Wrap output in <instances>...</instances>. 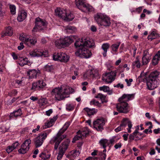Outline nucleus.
Returning <instances> with one entry per match:
<instances>
[{"instance_id":"41","label":"nucleus","mask_w":160,"mask_h":160,"mask_svg":"<svg viewBox=\"0 0 160 160\" xmlns=\"http://www.w3.org/2000/svg\"><path fill=\"white\" fill-rule=\"evenodd\" d=\"M9 8L10 10V12L12 15L16 13V7L13 5H10Z\"/></svg>"},{"instance_id":"50","label":"nucleus","mask_w":160,"mask_h":160,"mask_svg":"<svg viewBox=\"0 0 160 160\" xmlns=\"http://www.w3.org/2000/svg\"><path fill=\"white\" fill-rule=\"evenodd\" d=\"M150 35H152L153 36H155L156 38H158L160 37V35L155 32L154 31H152L151 32Z\"/></svg>"},{"instance_id":"34","label":"nucleus","mask_w":160,"mask_h":160,"mask_svg":"<svg viewBox=\"0 0 160 160\" xmlns=\"http://www.w3.org/2000/svg\"><path fill=\"white\" fill-rule=\"evenodd\" d=\"M27 13L25 12H21L17 17V20L19 22H21L25 19L27 17Z\"/></svg>"},{"instance_id":"1","label":"nucleus","mask_w":160,"mask_h":160,"mask_svg":"<svg viewBox=\"0 0 160 160\" xmlns=\"http://www.w3.org/2000/svg\"><path fill=\"white\" fill-rule=\"evenodd\" d=\"M159 72L154 71L150 73L148 77L146 76L142 77L139 79L140 82H146L147 88L150 90H152L158 87L159 83L158 79Z\"/></svg>"},{"instance_id":"43","label":"nucleus","mask_w":160,"mask_h":160,"mask_svg":"<svg viewBox=\"0 0 160 160\" xmlns=\"http://www.w3.org/2000/svg\"><path fill=\"white\" fill-rule=\"evenodd\" d=\"M157 56H154L152 60V64L155 65L158 64V61L160 60L159 58H156Z\"/></svg>"},{"instance_id":"44","label":"nucleus","mask_w":160,"mask_h":160,"mask_svg":"<svg viewBox=\"0 0 160 160\" xmlns=\"http://www.w3.org/2000/svg\"><path fill=\"white\" fill-rule=\"evenodd\" d=\"M71 153H72V157L74 158L78 156L80 154V152L79 151H77L76 150H73L71 151Z\"/></svg>"},{"instance_id":"24","label":"nucleus","mask_w":160,"mask_h":160,"mask_svg":"<svg viewBox=\"0 0 160 160\" xmlns=\"http://www.w3.org/2000/svg\"><path fill=\"white\" fill-rule=\"evenodd\" d=\"M134 97V94H124L118 100H124L126 102V101H128L131 100L132 98H133Z\"/></svg>"},{"instance_id":"59","label":"nucleus","mask_w":160,"mask_h":160,"mask_svg":"<svg viewBox=\"0 0 160 160\" xmlns=\"http://www.w3.org/2000/svg\"><path fill=\"white\" fill-rule=\"evenodd\" d=\"M19 143L18 142H16L15 143H13L11 146L14 149L16 148L18 145Z\"/></svg>"},{"instance_id":"2","label":"nucleus","mask_w":160,"mask_h":160,"mask_svg":"<svg viewBox=\"0 0 160 160\" xmlns=\"http://www.w3.org/2000/svg\"><path fill=\"white\" fill-rule=\"evenodd\" d=\"M76 37L75 36H71L65 37L63 39H58L55 41V44L56 46L59 48L68 46L74 42L73 39H75Z\"/></svg>"},{"instance_id":"63","label":"nucleus","mask_w":160,"mask_h":160,"mask_svg":"<svg viewBox=\"0 0 160 160\" xmlns=\"http://www.w3.org/2000/svg\"><path fill=\"white\" fill-rule=\"evenodd\" d=\"M123 84H121L119 83L116 85H114V87L119 88L120 87L121 88H123Z\"/></svg>"},{"instance_id":"23","label":"nucleus","mask_w":160,"mask_h":160,"mask_svg":"<svg viewBox=\"0 0 160 160\" xmlns=\"http://www.w3.org/2000/svg\"><path fill=\"white\" fill-rule=\"evenodd\" d=\"M128 124L129 128H131L132 126V122L128 118H124L121 122V126L123 127H125Z\"/></svg>"},{"instance_id":"19","label":"nucleus","mask_w":160,"mask_h":160,"mask_svg":"<svg viewBox=\"0 0 160 160\" xmlns=\"http://www.w3.org/2000/svg\"><path fill=\"white\" fill-rule=\"evenodd\" d=\"M40 73L39 70L35 69H29L27 72V74L31 78H36L37 75H39Z\"/></svg>"},{"instance_id":"15","label":"nucleus","mask_w":160,"mask_h":160,"mask_svg":"<svg viewBox=\"0 0 160 160\" xmlns=\"http://www.w3.org/2000/svg\"><path fill=\"white\" fill-rule=\"evenodd\" d=\"M30 55L33 57H39L43 56L46 57L48 56V52L47 50L45 51L39 50L37 49L29 52Z\"/></svg>"},{"instance_id":"30","label":"nucleus","mask_w":160,"mask_h":160,"mask_svg":"<svg viewBox=\"0 0 160 160\" xmlns=\"http://www.w3.org/2000/svg\"><path fill=\"white\" fill-rule=\"evenodd\" d=\"M92 42L91 41L88 40L87 39L85 38L84 39V47H86L88 48H92L95 45L94 43L92 40Z\"/></svg>"},{"instance_id":"28","label":"nucleus","mask_w":160,"mask_h":160,"mask_svg":"<svg viewBox=\"0 0 160 160\" xmlns=\"http://www.w3.org/2000/svg\"><path fill=\"white\" fill-rule=\"evenodd\" d=\"M74 45L76 48L84 47V39H78L75 42Z\"/></svg>"},{"instance_id":"31","label":"nucleus","mask_w":160,"mask_h":160,"mask_svg":"<svg viewBox=\"0 0 160 160\" xmlns=\"http://www.w3.org/2000/svg\"><path fill=\"white\" fill-rule=\"evenodd\" d=\"M93 69H89L83 75L84 78H88L90 77H91L93 78L94 77H95V75L93 72Z\"/></svg>"},{"instance_id":"11","label":"nucleus","mask_w":160,"mask_h":160,"mask_svg":"<svg viewBox=\"0 0 160 160\" xmlns=\"http://www.w3.org/2000/svg\"><path fill=\"white\" fill-rule=\"evenodd\" d=\"M55 12L56 14L59 17L64 18L65 19L69 21L72 20L73 19L70 18L69 17L71 16V14H69L68 15L66 11L65 10H61L60 8H57L55 10Z\"/></svg>"},{"instance_id":"4","label":"nucleus","mask_w":160,"mask_h":160,"mask_svg":"<svg viewBox=\"0 0 160 160\" xmlns=\"http://www.w3.org/2000/svg\"><path fill=\"white\" fill-rule=\"evenodd\" d=\"M66 131L62 128L60 130L56 136L53 137L52 141L53 143H55L54 147L55 150H57L58 149V146L62 141L66 138V135H62Z\"/></svg>"},{"instance_id":"7","label":"nucleus","mask_w":160,"mask_h":160,"mask_svg":"<svg viewBox=\"0 0 160 160\" xmlns=\"http://www.w3.org/2000/svg\"><path fill=\"white\" fill-rule=\"evenodd\" d=\"M75 54L77 56L81 58H89L92 55L91 52L85 47L80 48L75 52Z\"/></svg>"},{"instance_id":"58","label":"nucleus","mask_w":160,"mask_h":160,"mask_svg":"<svg viewBox=\"0 0 160 160\" xmlns=\"http://www.w3.org/2000/svg\"><path fill=\"white\" fill-rule=\"evenodd\" d=\"M23 43L22 42H21L20 43V46L18 47V48L19 50H21L24 48V46L23 45Z\"/></svg>"},{"instance_id":"52","label":"nucleus","mask_w":160,"mask_h":160,"mask_svg":"<svg viewBox=\"0 0 160 160\" xmlns=\"http://www.w3.org/2000/svg\"><path fill=\"white\" fill-rule=\"evenodd\" d=\"M14 149L11 146H9L6 149V151L9 153L12 151Z\"/></svg>"},{"instance_id":"32","label":"nucleus","mask_w":160,"mask_h":160,"mask_svg":"<svg viewBox=\"0 0 160 160\" xmlns=\"http://www.w3.org/2000/svg\"><path fill=\"white\" fill-rule=\"evenodd\" d=\"M84 109L87 112L88 115L89 116L93 115L94 114H96L98 112L97 109H95L94 108L90 109L87 107L85 108Z\"/></svg>"},{"instance_id":"16","label":"nucleus","mask_w":160,"mask_h":160,"mask_svg":"<svg viewBox=\"0 0 160 160\" xmlns=\"http://www.w3.org/2000/svg\"><path fill=\"white\" fill-rule=\"evenodd\" d=\"M46 85V84L43 81L39 80L36 82L32 83L31 89L34 90H40L43 88Z\"/></svg>"},{"instance_id":"6","label":"nucleus","mask_w":160,"mask_h":160,"mask_svg":"<svg viewBox=\"0 0 160 160\" xmlns=\"http://www.w3.org/2000/svg\"><path fill=\"white\" fill-rule=\"evenodd\" d=\"M75 3L78 9L84 12H90L92 10V7L85 4L84 0H75Z\"/></svg>"},{"instance_id":"62","label":"nucleus","mask_w":160,"mask_h":160,"mask_svg":"<svg viewBox=\"0 0 160 160\" xmlns=\"http://www.w3.org/2000/svg\"><path fill=\"white\" fill-rule=\"evenodd\" d=\"M85 160H98V158L89 157L86 158Z\"/></svg>"},{"instance_id":"64","label":"nucleus","mask_w":160,"mask_h":160,"mask_svg":"<svg viewBox=\"0 0 160 160\" xmlns=\"http://www.w3.org/2000/svg\"><path fill=\"white\" fill-rule=\"evenodd\" d=\"M52 109H50L49 110H48L46 111V114L47 115L49 116L50 115V114L52 113Z\"/></svg>"},{"instance_id":"55","label":"nucleus","mask_w":160,"mask_h":160,"mask_svg":"<svg viewBox=\"0 0 160 160\" xmlns=\"http://www.w3.org/2000/svg\"><path fill=\"white\" fill-rule=\"evenodd\" d=\"M99 155L102 156V157H101L102 159H104L103 160H105L106 159V155L105 153H102V152H101L99 153Z\"/></svg>"},{"instance_id":"40","label":"nucleus","mask_w":160,"mask_h":160,"mask_svg":"<svg viewBox=\"0 0 160 160\" xmlns=\"http://www.w3.org/2000/svg\"><path fill=\"white\" fill-rule=\"evenodd\" d=\"M90 104L91 105H93L95 106H96L99 107H101V105L98 101H96L95 99H92L90 102Z\"/></svg>"},{"instance_id":"45","label":"nucleus","mask_w":160,"mask_h":160,"mask_svg":"<svg viewBox=\"0 0 160 160\" xmlns=\"http://www.w3.org/2000/svg\"><path fill=\"white\" fill-rule=\"evenodd\" d=\"M78 135H80V136L76 135L73 138V140L72 141V143H74L76 142V141L79 140L80 138H83V137L80 134H79Z\"/></svg>"},{"instance_id":"9","label":"nucleus","mask_w":160,"mask_h":160,"mask_svg":"<svg viewBox=\"0 0 160 160\" xmlns=\"http://www.w3.org/2000/svg\"><path fill=\"white\" fill-rule=\"evenodd\" d=\"M53 59L55 61L66 62L68 61L69 57L66 54L63 52L54 53L53 55Z\"/></svg>"},{"instance_id":"56","label":"nucleus","mask_w":160,"mask_h":160,"mask_svg":"<svg viewBox=\"0 0 160 160\" xmlns=\"http://www.w3.org/2000/svg\"><path fill=\"white\" fill-rule=\"evenodd\" d=\"M102 101V103L107 102H108L107 99L106 98V96L103 95V98L101 99Z\"/></svg>"},{"instance_id":"49","label":"nucleus","mask_w":160,"mask_h":160,"mask_svg":"<svg viewBox=\"0 0 160 160\" xmlns=\"http://www.w3.org/2000/svg\"><path fill=\"white\" fill-rule=\"evenodd\" d=\"M61 94L62 95V96L66 97H67L66 96L69 95L68 92L67 91L66 87L64 88L63 92H61Z\"/></svg>"},{"instance_id":"47","label":"nucleus","mask_w":160,"mask_h":160,"mask_svg":"<svg viewBox=\"0 0 160 160\" xmlns=\"http://www.w3.org/2000/svg\"><path fill=\"white\" fill-rule=\"evenodd\" d=\"M99 89L100 90H103L104 92H107L109 91V88L108 87L104 86L103 87H100Z\"/></svg>"},{"instance_id":"29","label":"nucleus","mask_w":160,"mask_h":160,"mask_svg":"<svg viewBox=\"0 0 160 160\" xmlns=\"http://www.w3.org/2000/svg\"><path fill=\"white\" fill-rule=\"evenodd\" d=\"M99 143L101 146H102L103 148L104 149L103 151V152H106V150L105 149L107 146H108L110 143L108 142V140L106 139H102L99 141Z\"/></svg>"},{"instance_id":"36","label":"nucleus","mask_w":160,"mask_h":160,"mask_svg":"<svg viewBox=\"0 0 160 160\" xmlns=\"http://www.w3.org/2000/svg\"><path fill=\"white\" fill-rule=\"evenodd\" d=\"M138 57V56H137L136 57V60L133 62L132 64V65L133 67H136L138 68H139L141 66V63Z\"/></svg>"},{"instance_id":"35","label":"nucleus","mask_w":160,"mask_h":160,"mask_svg":"<svg viewBox=\"0 0 160 160\" xmlns=\"http://www.w3.org/2000/svg\"><path fill=\"white\" fill-rule=\"evenodd\" d=\"M109 45L108 43H104L102 45V48L104 51L103 53V57H106L107 56V50L109 48Z\"/></svg>"},{"instance_id":"42","label":"nucleus","mask_w":160,"mask_h":160,"mask_svg":"<svg viewBox=\"0 0 160 160\" xmlns=\"http://www.w3.org/2000/svg\"><path fill=\"white\" fill-rule=\"evenodd\" d=\"M45 70L47 72H51L53 71V67L52 65H47L45 67Z\"/></svg>"},{"instance_id":"18","label":"nucleus","mask_w":160,"mask_h":160,"mask_svg":"<svg viewBox=\"0 0 160 160\" xmlns=\"http://www.w3.org/2000/svg\"><path fill=\"white\" fill-rule=\"evenodd\" d=\"M57 118V116H54L53 118H51L49 121H48L47 122L45 123V125L43 126L41 129L42 130L43 129H46L47 128H49L52 126L55 121Z\"/></svg>"},{"instance_id":"46","label":"nucleus","mask_w":160,"mask_h":160,"mask_svg":"<svg viewBox=\"0 0 160 160\" xmlns=\"http://www.w3.org/2000/svg\"><path fill=\"white\" fill-rule=\"evenodd\" d=\"M74 109L73 106L71 104H67L66 105V109L68 111H71Z\"/></svg>"},{"instance_id":"48","label":"nucleus","mask_w":160,"mask_h":160,"mask_svg":"<svg viewBox=\"0 0 160 160\" xmlns=\"http://www.w3.org/2000/svg\"><path fill=\"white\" fill-rule=\"evenodd\" d=\"M29 43L32 45H34L37 42V40L35 38H30Z\"/></svg>"},{"instance_id":"27","label":"nucleus","mask_w":160,"mask_h":160,"mask_svg":"<svg viewBox=\"0 0 160 160\" xmlns=\"http://www.w3.org/2000/svg\"><path fill=\"white\" fill-rule=\"evenodd\" d=\"M12 28L10 27H8L6 29L5 31L2 32V37H3L6 36H11L12 35Z\"/></svg>"},{"instance_id":"21","label":"nucleus","mask_w":160,"mask_h":160,"mask_svg":"<svg viewBox=\"0 0 160 160\" xmlns=\"http://www.w3.org/2000/svg\"><path fill=\"white\" fill-rule=\"evenodd\" d=\"M90 132L88 128L85 127L82 128L81 131H79L77 133L78 134H80L83 138H85L89 135Z\"/></svg>"},{"instance_id":"61","label":"nucleus","mask_w":160,"mask_h":160,"mask_svg":"<svg viewBox=\"0 0 160 160\" xmlns=\"http://www.w3.org/2000/svg\"><path fill=\"white\" fill-rule=\"evenodd\" d=\"M12 57H13V59L14 60H17L18 59V58L17 56L14 52H12Z\"/></svg>"},{"instance_id":"54","label":"nucleus","mask_w":160,"mask_h":160,"mask_svg":"<svg viewBox=\"0 0 160 160\" xmlns=\"http://www.w3.org/2000/svg\"><path fill=\"white\" fill-rule=\"evenodd\" d=\"M66 88L69 94L73 92V90L72 88L67 86H66Z\"/></svg>"},{"instance_id":"8","label":"nucleus","mask_w":160,"mask_h":160,"mask_svg":"<svg viewBox=\"0 0 160 160\" xmlns=\"http://www.w3.org/2000/svg\"><path fill=\"white\" fill-rule=\"evenodd\" d=\"M116 105L117 110L120 113H126L129 112L128 104L124 100H118Z\"/></svg>"},{"instance_id":"33","label":"nucleus","mask_w":160,"mask_h":160,"mask_svg":"<svg viewBox=\"0 0 160 160\" xmlns=\"http://www.w3.org/2000/svg\"><path fill=\"white\" fill-rule=\"evenodd\" d=\"M22 114V111L21 109H18V110L14 111L12 113L10 114V118L17 117L20 116Z\"/></svg>"},{"instance_id":"10","label":"nucleus","mask_w":160,"mask_h":160,"mask_svg":"<svg viewBox=\"0 0 160 160\" xmlns=\"http://www.w3.org/2000/svg\"><path fill=\"white\" fill-rule=\"evenodd\" d=\"M47 136V133L44 132L40 133L34 139V141L36 148L39 147L42 145L44 140L46 138Z\"/></svg>"},{"instance_id":"5","label":"nucleus","mask_w":160,"mask_h":160,"mask_svg":"<svg viewBox=\"0 0 160 160\" xmlns=\"http://www.w3.org/2000/svg\"><path fill=\"white\" fill-rule=\"evenodd\" d=\"M70 140L69 139H67L63 142L60 146L59 149V152L57 157L58 160L61 159L65 151L67 149Z\"/></svg>"},{"instance_id":"3","label":"nucleus","mask_w":160,"mask_h":160,"mask_svg":"<svg viewBox=\"0 0 160 160\" xmlns=\"http://www.w3.org/2000/svg\"><path fill=\"white\" fill-rule=\"evenodd\" d=\"M35 23V25L32 30V32H43L47 28V22L39 17L36 18Z\"/></svg>"},{"instance_id":"13","label":"nucleus","mask_w":160,"mask_h":160,"mask_svg":"<svg viewBox=\"0 0 160 160\" xmlns=\"http://www.w3.org/2000/svg\"><path fill=\"white\" fill-rule=\"evenodd\" d=\"M62 88H55L53 89L51 91V93L52 95H55V98L56 100L58 101L64 99L66 98V97L62 96L61 94V92H62Z\"/></svg>"},{"instance_id":"38","label":"nucleus","mask_w":160,"mask_h":160,"mask_svg":"<svg viewBox=\"0 0 160 160\" xmlns=\"http://www.w3.org/2000/svg\"><path fill=\"white\" fill-rule=\"evenodd\" d=\"M29 148H24L23 146H21V148L18 150L19 153L22 154H24L26 153L28 151Z\"/></svg>"},{"instance_id":"14","label":"nucleus","mask_w":160,"mask_h":160,"mask_svg":"<svg viewBox=\"0 0 160 160\" xmlns=\"http://www.w3.org/2000/svg\"><path fill=\"white\" fill-rule=\"evenodd\" d=\"M105 124V122L103 118L98 119L93 122V127L98 131H102L103 129V126Z\"/></svg>"},{"instance_id":"51","label":"nucleus","mask_w":160,"mask_h":160,"mask_svg":"<svg viewBox=\"0 0 160 160\" xmlns=\"http://www.w3.org/2000/svg\"><path fill=\"white\" fill-rule=\"evenodd\" d=\"M70 125V122H67L65 124L62 128L64 129V130H66L69 127Z\"/></svg>"},{"instance_id":"20","label":"nucleus","mask_w":160,"mask_h":160,"mask_svg":"<svg viewBox=\"0 0 160 160\" xmlns=\"http://www.w3.org/2000/svg\"><path fill=\"white\" fill-rule=\"evenodd\" d=\"M104 14L101 13H98L94 15V19L98 24L101 25L102 21L104 17Z\"/></svg>"},{"instance_id":"25","label":"nucleus","mask_w":160,"mask_h":160,"mask_svg":"<svg viewBox=\"0 0 160 160\" xmlns=\"http://www.w3.org/2000/svg\"><path fill=\"white\" fill-rule=\"evenodd\" d=\"M104 18H103L101 25L105 26H109L111 24L109 18L106 15L104 14Z\"/></svg>"},{"instance_id":"37","label":"nucleus","mask_w":160,"mask_h":160,"mask_svg":"<svg viewBox=\"0 0 160 160\" xmlns=\"http://www.w3.org/2000/svg\"><path fill=\"white\" fill-rule=\"evenodd\" d=\"M31 140L30 139H26L23 142L21 146L24 147V148H30L29 145L31 143Z\"/></svg>"},{"instance_id":"60","label":"nucleus","mask_w":160,"mask_h":160,"mask_svg":"<svg viewBox=\"0 0 160 160\" xmlns=\"http://www.w3.org/2000/svg\"><path fill=\"white\" fill-rule=\"evenodd\" d=\"M122 146V143L119 142L118 144H116L114 146V148L115 149H117L118 148H120Z\"/></svg>"},{"instance_id":"53","label":"nucleus","mask_w":160,"mask_h":160,"mask_svg":"<svg viewBox=\"0 0 160 160\" xmlns=\"http://www.w3.org/2000/svg\"><path fill=\"white\" fill-rule=\"evenodd\" d=\"M45 153H44L43 152H42L39 156V157H41L42 159V160H46L47 159H46L45 157Z\"/></svg>"},{"instance_id":"22","label":"nucleus","mask_w":160,"mask_h":160,"mask_svg":"<svg viewBox=\"0 0 160 160\" xmlns=\"http://www.w3.org/2000/svg\"><path fill=\"white\" fill-rule=\"evenodd\" d=\"M19 62L18 64L21 66L22 67L25 65L28 64L29 65V64L30 65V62L28 60L27 58H23V57H19L18 59Z\"/></svg>"},{"instance_id":"17","label":"nucleus","mask_w":160,"mask_h":160,"mask_svg":"<svg viewBox=\"0 0 160 160\" xmlns=\"http://www.w3.org/2000/svg\"><path fill=\"white\" fill-rule=\"evenodd\" d=\"M151 59V56L149 52L147 51H144L142 58V64L145 65L147 64L150 61Z\"/></svg>"},{"instance_id":"26","label":"nucleus","mask_w":160,"mask_h":160,"mask_svg":"<svg viewBox=\"0 0 160 160\" xmlns=\"http://www.w3.org/2000/svg\"><path fill=\"white\" fill-rule=\"evenodd\" d=\"M65 30L68 34H72L76 32L77 29L74 27L67 26L65 27Z\"/></svg>"},{"instance_id":"39","label":"nucleus","mask_w":160,"mask_h":160,"mask_svg":"<svg viewBox=\"0 0 160 160\" xmlns=\"http://www.w3.org/2000/svg\"><path fill=\"white\" fill-rule=\"evenodd\" d=\"M120 42H119L117 43V44H112L111 46V48L112 49V50L113 52H116L117 50L118 49V47L120 45Z\"/></svg>"},{"instance_id":"12","label":"nucleus","mask_w":160,"mask_h":160,"mask_svg":"<svg viewBox=\"0 0 160 160\" xmlns=\"http://www.w3.org/2000/svg\"><path fill=\"white\" fill-rule=\"evenodd\" d=\"M116 75V71H111L110 72L105 73L104 76L102 78V80L108 83H110L113 81Z\"/></svg>"},{"instance_id":"57","label":"nucleus","mask_w":160,"mask_h":160,"mask_svg":"<svg viewBox=\"0 0 160 160\" xmlns=\"http://www.w3.org/2000/svg\"><path fill=\"white\" fill-rule=\"evenodd\" d=\"M122 129L123 127L122 126H121V125L120 124V126L118 127L117 128L115 129V131L116 132H118L119 131H120L122 130Z\"/></svg>"}]
</instances>
